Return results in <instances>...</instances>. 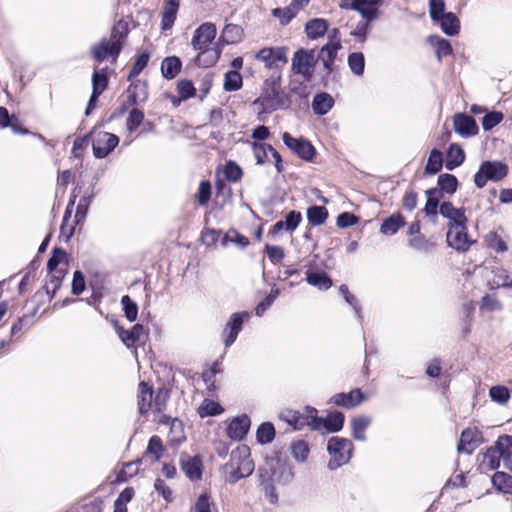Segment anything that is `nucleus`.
Listing matches in <instances>:
<instances>
[{
    "instance_id": "18",
    "label": "nucleus",
    "mask_w": 512,
    "mask_h": 512,
    "mask_svg": "<svg viewBox=\"0 0 512 512\" xmlns=\"http://www.w3.org/2000/svg\"><path fill=\"white\" fill-rule=\"evenodd\" d=\"M346 0H341V7H347ZM382 0H352L351 9L359 12L367 21H374L379 17V4Z\"/></svg>"
},
{
    "instance_id": "5",
    "label": "nucleus",
    "mask_w": 512,
    "mask_h": 512,
    "mask_svg": "<svg viewBox=\"0 0 512 512\" xmlns=\"http://www.w3.org/2000/svg\"><path fill=\"white\" fill-rule=\"evenodd\" d=\"M354 445L351 440L339 436H333L328 440L327 451L330 456L328 469L337 470L347 464L353 453Z\"/></svg>"
},
{
    "instance_id": "36",
    "label": "nucleus",
    "mask_w": 512,
    "mask_h": 512,
    "mask_svg": "<svg viewBox=\"0 0 512 512\" xmlns=\"http://www.w3.org/2000/svg\"><path fill=\"white\" fill-rule=\"evenodd\" d=\"M477 432L472 429H465L457 446V450L460 453L471 454L475 448Z\"/></svg>"
},
{
    "instance_id": "28",
    "label": "nucleus",
    "mask_w": 512,
    "mask_h": 512,
    "mask_svg": "<svg viewBox=\"0 0 512 512\" xmlns=\"http://www.w3.org/2000/svg\"><path fill=\"white\" fill-rule=\"evenodd\" d=\"M179 6L180 0H168L165 3L161 19L162 30H169L173 27Z\"/></svg>"
},
{
    "instance_id": "17",
    "label": "nucleus",
    "mask_w": 512,
    "mask_h": 512,
    "mask_svg": "<svg viewBox=\"0 0 512 512\" xmlns=\"http://www.w3.org/2000/svg\"><path fill=\"white\" fill-rule=\"evenodd\" d=\"M217 29L215 24L205 22L201 24L195 31L192 37L191 44L194 50L209 48L212 41L215 39Z\"/></svg>"
},
{
    "instance_id": "54",
    "label": "nucleus",
    "mask_w": 512,
    "mask_h": 512,
    "mask_svg": "<svg viewBox=\"0 0 512 512\" xmlns=\"http://www.w3.org/2000/svg\"><path fill=\"white\" fill-rule=\"evenodd\" d=\"M296 14V9L291 5L272 10V15L278 18L282 25H287L296 16Z\"/></svg>"
},
{
    "instance_id": "63",
    "label": "nucleus",
    "mask_w": 512,
    "mask_h": 512,
    "mask_svg": "<svg viewBox=\"0 0 512 512\" xmlns=\"http://www.w3.org/2000/svg\"><path fill=\"white\" fill-rule=\"evenodd\" d=\"M503 120V114L499 111H492L485 114L482 119L484 131H489Z\"/></svg>"
},
{
    "instance_id": "27",
    "label": "nucleus",
    "mask_w": 512,
    "mask_h": 512,
    "mask_svg": "<svg viewBox=\"0 0 512 512\" xmlns=\"http://www.w3.org/2000/svg\"><path fill=\"white\" fill-rule=\"evenodd\" d=\"M334 103L335 101L330 94L326 92H320L317 93L313 98L312 110L314 114L323 116L333 108Z\"/></svg>"
},
{
    "instance_id": "15",
    "label": "nucleus",
    "mask_w": 512,
    "mask_h": 512,
    "mask_svg": "<svg viewBox=\"0 0 512 512\" xmlns=\"http://www.w3.org/2000/svg\"><path fill=\"white\" fill-rule=\"evenodd\" d=\"M313 430L325 429L327 432L335 433L344 426L345 416L340 411L330 412L326 417L313 416Z\"/></svg>"
},
{
    "instance_id": "46",
    "label": "nucleus",
    "mask_w": 512,
    "mask_h": 512,
    "mask_svg": "<svg viewBox=\"0 0 512 512\" xmlns=\"http://www.w3.org/2000/svg\"><path fill=\"white\" fill-rule=\"evenodd\" d=\"M348 66L356 76H362L365 69V58L361 52H353L348 55Z\"/></svg>"
},
{
    "instance_id": "20",
    "label": "nucleus",
    "mask_w": 512,
    "mask_h": 512,
    "mask_svg": "<svg viewBox=\"0 0 512 512\" xmlns=\"http://www.w3.org/2000/svg\"><path fill=\"white\" fill-rule=\"evenodd\" d=\"M115 330L122 343L127 348H132L145 337V331L141 324H135L130 330H125L115 322Z\"/></svg>"
},
{
    "instance_id": "53",
    "label": "nucleus",
    "mask_w": 512,
    "mask_h": 512,
    "mask_svg": "<svg viewBox=\"0 0 512 512\" xmlns=\"http://www.w3.org/2000/svg\"><path fill=\"white\" fill-rule=\"evenodd\" d=\"M281 417L295 429H301L306 426L307 421L303 417L300 416L299 411L296 410H286L282 412Z\"/></svg>"
},
{
    "instance_id": "25",
    "label": "nucleus",
    "mask_w": 512,
    "mask_h": 512,
    "mask_svg": "<svg viewBox=\"0 0 512 512\" xmlns=\"http://www.w3.org/2000/svg\"><path fill=\"white\" fill-rule=\"evenodd\" d=\"M197 51L198 54L195 63L200 67H211L219 60L222 47L219 46V43H216L214 47L199 49Z\"/></svg>"
},
{
    "instance_id": "23",
    "label": "nucleus",
    "mask_w": 512,
    "mask_h": 512,
    "mask_svg": "<svg viewBox=\"0 0 512 512\" xmlns=\"http://www.w3.org/2000/svg\"><path fill=\"white\" fill-rule=\"evenodd\" d=\"M251 420L247 415L237 416L229 423L226 432L227 436L232 440L240 441L248 433Z\"/></svg>"
},
{
    "instance_id": "8",
    "label": "nucleus",
    "mask_w": 512,
    "mask_h": 512,
    "mask_svg": "<svg viewBox=\"0 0 512 512\" xmlns=\"http://www.w3.org/2000/svg\"><path fill=\"white\" fill-rule=\"evenodd\" d=\"M93 155L97 159L107 157L119 144V137L106 131L91 132Z\"/></svg>"
},
{
    "instance_id": "30",
    "label": "nucleus",
    "mask_w": 512,
    "mask_h": 512,
    "mask_svg": "<svg viewBox=\"0 0 512 512\" xmlns=\"http://www.w3.org/2000/svg\"><path fill=\"white\" fill-rule=\"evenodd\" d=\"M405 223L404 216L401 213H395L383 220L380 226V232L384 235L392 236L396 234Z\"/></svg>"
},
{
    "instance_id": "12",
    "label": "nucleus",
    "mask_w": 512,
    "mask_h": 512,
    "mask_svg": "<svg viewBox=\"0 0 512 512\" xmlns=\"http://www.w3.org/2000/svg\"><path fill=\"white\" fill-rule=\"evenodd\" d=\"M249 318L250 313L247 311L236 312L230 316L222 333L225 347H230L236 341L244 322Z\"/></svg>"
},
{
    "instance_id": "48",
    "label": "nucleus",
    "mask_w": 512,
    "mask_h": 512,
    "mask_svg": "<svg viewBox=\"0 0 512 512\" xmlns=\"http://www.w3.org/2000/svg\"><path fill=\"white\" fill-rule=\"evenodd\" d=\"M256 438L260 444L271 443L275 438V428L273 424L270 422L262 423L257 429Z\"/></svg>"
},
{
    "instance_id": "42",
    "label": "nucleus",
    "mask_w": 512,
    "mask_h": 512,
    "mask_svg": "<svg viewBox=\"0 0 512 512\" xmlns=\"http://www.w3.org/2000/svg\"><path fill=\"white\" fill-rule=\"evenodd\" d=\"M93 197L94 193L93 191H91L90 193H86L79 199L74 217L75 223H81L85 220Z\"/></svg>"
},
{
    "instance_id": "50",
    "label": "nucleus",
    "mask_w": 512,
    "mask_h": 512,
    "mask_svg": "<svg viewBox=\"0 0 512 512\" xmlns=\"http://www.w3.org/2000/svg\"><path fill=\"white\" fill-rule=\"evenodd\" d=\"M290 452L292 457L297 462H305L309 455V447L307 442H305L304 440H298L296 442H293L290 446Z\"/></svg>"
},
{
    "instance_id": "10",
    "label": "nucleus",
    "mask_w": 512,
    "mask_h": 512,
    "mask_svg": "<svg viewBox=\"0 0 512 512\" xmlns=\"http://www.w3.org/2000/svg\"><path fill=\"white\" fill-rule=\"evenodd\" d=\"M446 242L449 247L458 252H466L474 243L468 235L467 224L448 226Z\"/></svg>"
},
{
    "instance_id": "31",
    "label": "nucleus",
    "mask_w": 512,
    "mask_h": 512,
    "mask_svg": "<svg viewBox=\"0 0 512 512\" xmlns=\"http://www.w3.org/2000/svg\"><path fill=\"white\" fill-rule=\"evenodd\" d=\"M153 407V391L145 382L139 384L138 409L140 414H146Z\"/></svg>"
},
{
    "instance_id": "61",
    "label": "nucleus",
    "mask_w": 512,
    "mask_h": 512,
    "mask_svg": "<svg viewBox=\"0 0 512 512\" xmlns=\"http://www.w3.org/2000/svg\"><path fill=\"white\" fill-rule=\"evenodd\" d=\"M512 276L506 269L497 268L493 270L492 283L497 287H510Z\"/></svg>"
},
{
    "instance_id": "16",
    "label": "nucleus",
    "mask_w": 512,
    "mask_h": 512,
    "mask_svg": "<svg viewBox=\"0 0 512 512\" xmlns=\"http://www.w3.org/2000/svg\"><path fill=\"white\" fill-rule=\"evenodd\" d=\"M181 471L190 481H198L202 477V460L198 455L191 456L182 452L179 457Z\"/></svg>"
},
{
    "instance_id": "39",
    "label": "nucleus",
    "mask_w": 512,
    "mask_h": 512,
    "mask_svg": "<svg viewBox=\"0 0 512 512\" xmlns=\"http://www.w3.org/2000/svg\"><path fill=\"white\" fill-rule=\"evenodd\" d=\"M223 411V407L218 402L206 398L198 408V415L205 418L220 415Z\"/></svg>"
},
{
    "instance_id": "64",
    "label": "nucleus",
    "mask_w": 512,
    "mask_h": 512,
    "mask_svg": "<svg viewBox=\"0 0 512 512\" xmlns=\"http://www.w3.org/2000/svg\"><path fill=\"white\" fill-rule=\"evenodd\" d=\"M212 502L208 494H201L190 507L189 512H211Z\"/></svg>"
},
{
    "instance_id": "60",
    "label": "nucleus",
    "mask_w": 512,
    "mask_h": 512,
    "mask_svg": "<svg viewBox=\"0 0 512 512\" xmlns=\"http://www.w3.org/2000/svg\"><path fill=\"white\" fill-rule=\"evenodd\" d=\"M409 246L417 251L427 252L433 248V243L429 242L423 234H418L409 238Z\"/></svg>"
},
{
    "instance_id": "45",
    "label": "nucleus",
    "mask_w": 512,
    "mask_h": 512,
    "mask_svg": "<svg viewBox=\"0 0 512 512\" xmlns=\"http://www.w3.org/2000/svg\"><path fill=\"white\" fill-rule=\"evenodd\" d=\"M442 166V153L437 149H433L428 157L427 164L425 166V172L430 175L436 174L442 169Z\"/></svg>"
},
{
    "instance_id": "9",
    "label": "nucleus",
    "mask_w": 512,
    "mask_h": 512,
    "mask_svg": "<svg viewBox=\"0 0 512 512\" xmlns=\"http://www.w3.org/2000/svg\"><path fill=\"white\" fill-rule=\"evenodd\" d=\"M254 57L263 62L266 68L274 71H280L279 67L288 62L286 47H265L259 50Z\"/></svg>"
},
{
    "instance_id": "49",
    "label": "nucleus",
    "mask_w": 512,
    "mask_h": 512,
    "mask_svg": "<svg viewBox=\"0 0 512 512\" xmlns=\"http://www.w3.org/2000/svg\"><path fill=\"white\" fill-rule=\"evenodd\" d=\"M242 76L235 70H230L225 73L224 77V90L228 92L237 91L242 87Z\"/></svg>"
},
{
    "instance_id": "19",
    "label": "nucleus",
    "mask_w": 512,
    "mask_h": 512,
    "mask_svg": "<svg viewBox=\"0 0 512 512\" xmlns=\"http://www.w3.org/2000/svg\"><path fill=\"white\" fill-rule=\"evenodd\" d=\"M454 130L460 136L468 138L478 133V126L474 118L465 113H458L453 118Z\"/></svg>"
},
{
    "instance_id": "52",
    "label": "nucleus",
    "mask_w": 512,
    "mask_h": 512,
    "mask_svg": "<svg viewBox=\"0 0 512 512\" xmlns=\"http://www.w3.org/2000/svg\"><path fill=\"white\" fill-rule=\"evenodd\" d=\"M149 59L150 54L146 51L142 52L137 56L136 61L133 64V67L128 75L129 81H131L133 78L138 76L143 71V69L148 65Z\"/></svg>"
},
{
    "instance_id": "22",
    "label": "nucleus",
    "mask_w": 512,
    "mask_h": 512,
    "mask_svg": "<svg viewBox=\"0 0 512 512\" xmlns=\"http://www.w3.org/2000/svg\"><path fill=\"white\" fill-rule=\"evenodd\" d=\"M364 399V395L360 389H354L348 393H337L334 394L330 399L329 403L346 409L354 408L358 406Z\"/></svg>"
},
{
    "instance_id": "41",
    "label": "nucleus",
    "mask_w": 512,
    "mask_h": 512,
    "mask_svg": "<svg viewBox=\"0 0 512 512\" xmlns=\"http://www.w3.org/2000/svg\"><path fill=\"white\" fill-rule=\"evenodd\" d=\"M438 192L436 188H431L426 191L427 201L423 211L428 217L435 218L437 216L439 206Z\"/></svg>"
},
{
    "instance_id": "1",
    "label": "nucleus",
    "mask_w": 512,
    "mask_h": 512,
    "mask_svg": "<svg viewBox=\"0 0 512 512\" xmlns=\"http://www.w3.org/2000/svg\"><path fill=\"white\" fill-rule=\"evenodd\" d=\"M259 485L271 504L278 501L275 484H288L294 478L292 465L287 456L274 453L265 458L264 464L257 470Z\"/></svg>"
},
{
    "instance_id": "37",
    "label": "nucleus",
    "mask_w": 512,
    "mask_h": 512,
    "mask_svg": "<svg viewBox=\"0 0 512 512\" xmlns=\"http://www.w3.org/2000/svg\"><path fill=\"white\" fill-rule=\"evenodd\" d=\"M465 160V154L462 148L456 144L450 145L447 152V160L445 167L448 170H453L460 166Z\"/></svg>"
},
{
    "instance_id": "14",
    "label": "nucleus",
    "mask_w": 512,
    "mask_h": 512,
    "mask_svg": "<svg viewBox=\"0 0 512 512\" xmlns=\"http://www.w3.org/2000/svg\"><path fill=\"white\" fill-rule=\"evenodd\" d=\"M503 461V466L512 471V460H509L508 457L504 454V450L499 446V439L496 441L495 445L488 448L484 453L482 460V467L487 468L488 470H496L500 466V461Z\"/></svg>"
},
{
    "instance_id": "47",
    "label": "nucleus",
    "mask_w": 512,
    "mask_h": 512,
    "mask_svg": "<svg viewBox=\"0 0 512 512\" xmlns=\"http://www.w3.org/2000/svg\"><path fill=\"white\" fill-rule=\"evenodd\" d=\"M108 85L107 69L95 70L92 75V92L102 94Z\"/></svg>"
},
{
    "instance_id": "29",
    "label": "nucleus",
    "mask_w": 512,
    "mask_h": 512,
    "mask_svg": "<svg viewBox=\"0 0 512 512\" xmlns=\"http://www.w3.org/2000/svg\"><path fill=\"white\" fill-rule=\"evenodd\" d=\"M329 23L323 18H314L305 25V32L309 39L315 40L323 37L328 31Z\"/></svg>"
},
{
    "instance_id": "32",
    "label": "nucleus",
    "mask_w": 512,
    "mask_h": 512,
    "mask_svg": "<svg viewBox=\"0 0 512 512\" xmlns=\"http://www.w3.org/2000/svg\"><path fill=\"white\" fill-rule=\"evenodd\" d=\"M436 22L440 24L443 33L448 36H454L459 33L460 21L452 12L442 15V17H440Z\"/></svg>"
},
{
    "instance_id": "44",
    "label": "nucleus",
    "mask_w": 512,
    "mask_h": 512,
    "mask_svg": "<svg viewBox=\"0 0 512 512\" xmlns=\"http://www.w3.org/2000/svg\"><path fill=\"white\" fill-rule=\"evenodd\" d=\"M493 486L504 493L512 492V476L505 472H496L492 476Z\"/></svg>"
},
{
    "instance_id": "35",
    "label": "nucleus",
    "mask_w": 512,
    "mask_h": 512,
    "mask_svg": "<svg viewBox=\"0 0 512 512\" xmlns=\"http://www.w3.org/2000/svg\"><path fill=\"white\" fill-rule=\"evenodd\" d=\"M428 42L435 48V53L440 61L442 57H446L452 53L450 42L438 35H431L428 37Z\"/></svg>"
},
{
    "instance_id": "4",
    "label": "nucleus",
    "mask_w": 512,
    "mask_h": 512,
    "mask_svg": "<svg viewBox=\"0 0 512 512\" xmlns=\"http://www.w3.org/2000/svg\"><path fill=\"white\" fill-rule=\"evenodd\" d=\"M126 37L127 32L124 30V27L120 23L115 25L109 37H103L98 43L91 46V56L98 63L103 62L109 57L112 61H116L123 48Z\"/></svg>"
},
{
    "instance_id": "38",
    "label": "nucleus",
    "mask_w": 512,
    "mask_h": 512,
    "mask_svg": "<svg viewBox=\"0 0 512 512\" xmlns=\"http://www.w3.org/2000/svg\"><path fill=\"white\" fill-rule=\"evenodd\" d=\"M306 281L320 290H328L332 286V280L326 273L307 272Z\"/></svg>"
},
{
    "instance_id": "21",
    "label": "nucleus",
    "mask_w": 512,
    "mask_h": 512,
    "mask_svg": "<svg viewBox=\"0 0 512 512\" xmlns=\"http://www.w3.org/2000/svg\"><path fill=\"white\" fill-rule=\"evenodd\" d=\"M465 212V208H455L449 201L443 202L439 207V213L449 220L448 226L467 224L468 219Z\"/></svg>"
},
{
    "instance_id": "13",
    "label": "nucleus",
    "mask_w": 512,
    "mask_h": 512,
    "mask_svg": "<svg viewBox=\"0 0 512 512\" xmlns=\"http://www.w3.org/2000/svg\"><path fill=\"white\" fill-rule=\"evenodd\" d=\"M341 48H342L341 44L334 42V43H326L319 50V52L317 54L316 61H320L325 70V73L322 76L323 81L326 82L327 79L329 78V76L334 72V70H335L334 62L337 57L338 51Z\"/></svg>"
},
{
    "instance_id": "2",
    "label": "nucleus",
    "mask_w": 512,
    "mask_h": 512,
    "mask_svg": "<svg viewBox=\"0 0 512 512\" xmlns=\"http://www.w3.org/2000/svg\"><path fill=\"white\" fill-rule=\"evenodd\" d=\"M253 105L259 107L262 113H271L276 110L287 109L291 105L290 96L282 90V73L273 71L262 86L260 96L254 100Z\"/></svg>"
},
{
    "instance_id": "7",
    "label": "nucleus",
    "mask_w": 512,
    "mask_h": 512,
    "mask_svg": "<svg viewBox=\"0 0 512 512\" xmlns=\"http://www.w3.org/2000/svg\"><path fill=\"white\" fill-rule=\"evenodd\" d=\"M315 63V50L300 48L293 54L291 70L294 74L301 75L306 82H311Z\"/></svg>"
},
{
    "instance_id": "26",
    "label": "nucleus",
    "mask_w": 512,
    "mask_h": 512,
    "mask_svg": "<svg viewBox=\"0 0 512 512\" xmlns=\"http://www.w3.org/2000/svg\"><path fill=\"white\" fill-rule=\"evenodd\" d=\"M372 423V418L368 415H357L351 419V434L357 441H366V429Z\"/></svg>"
},
{
    "instance_id": "6",
    "label": "nucleus",
    "mask_w": 512,
    "mask_h": 512,
    "mask_svg": "<svg viewBox=\"0 0 512 512\" xmlns=\"http://www.w3.org/2000/svg\"><path fill=\"white\" fill-rule=\"evenodd\" d=\"M508 174V166L500 161H484L474 175V184L477 188L485 187L488 181L498 182Z\"/></svg>"
},
{
    "instance_id": "62",
    "label": "nucleus",
    "mask_w": 512,
    "mask_h": 512,
    "mask_svg": "<svg viewBox=\"0 0 512 512\" xmlns=\"http://www.w3.org/2000/svg\"><path fill=\"white\" fill-rule=\"evenodd\" d=\"M273 147L269 144L264 143H254L253 144V152L254 157L256 159V163L259 165H262L266 162L268 153L270 152L272 154Z\"/></svg>"
},
{
    "instance_id": "24",
    "label": "nucleus",
    "mask_w": 512,
    "mask_h": 512,
    "mask_svg": "<svg viewBox=\"0 0 512 512\" xmlns=\"http://www.w3.org/2000/svg\"><path fill=\"white\" fill-rule=\"evenodd\" d=\"M244 30L237 24H227L224 26L222 33L218 39L219 46L237 44L242 41Z\"/></svg>"
},
{
    "instance_id": "57",
    "label": "nucleus",
    "mask_w": 512,
    "mask_h": 512,
    "mask_svg": "<svg viewBox=\"0 0 512 512\" xmlns=\"http://www.w3.org/2000/svg\"><path fill=\"white\" fill-rule=\"evenodd\" d=\"M489 395L491 399L498 404H505L510 397L509 389L502 385H496L490 388Z\"/></svg>"
},
{
    "instance_id": "55",
    "label": "nucleus",
    "mask_w": 512,
    "mask_h": 512,
    "mask_svg": "<svg viewBox=\"0 0 512 512\" xmlns=\"http://www.w3.org/2000/svg\"><path fill=\"white\" fill-rule=\"evenodd\" d=\"M121 304L123 306L125 317L130 322L135 321L137 319V315H138L137 304L128 295H124L121 298Z\"/></svg>"
},
{
    "instance_id": "51",
    "label": "nucleus",
    "mask_w": 512,
    "mask_h": 512,
    "mask_svg": "<svg viewBox=\"0 0 512 512\" xmlns=\"http://www.w3.org/2000/svg\"><path fill=\"white\" fill-rule=\"evenodd\" d=\"M141 460L127 462L123 465L122 469L118 472L116 481L119 483L126 482L128 479L138 473V467Z\"/></svg>"
},
{
    "instance_id": "59",
    "label": "nucleus",
    "mask_w": 512,
    "mask_h": 512,
    "mask_svg": "<svg viewBox=\"0 0 512 512\" xmlns=\"http://www.w3.org/2000/svg\"><path fill=\"white\" fill-rule=\"evenodd\" d=\"M144 120V113L137 109L133 108L128 115V118L126 120V128L129 132H134L143 122Z\"/></svg>"
},
{
    "instance_id": "56",
    "label": "nucleus",
    "mask_w": 512,
    "mask_h": 512,
    "mask_svg": "<svg viewBox=\"0 0 512 512\" xmlns=\"http://www.w3.org/2000/svg\"><path fill=\"white\" fill-rule=\"evenodd\" d=\"M163 451L164 446L161 438L156 435L152 436L148 442L146 453L153 455L155 461H159L162 457Z\"/></svg>"
},
{
    "instance_id": "43",
    "label": "nucleus",
    "mask_w": 512,
    "mask_h": 512,
    "mask_svg": "<svg viewBox=\"0 0 512 512\" xmlns=\"http://www.w3.org/2000/svg\"><path fill=\"white\" fill-rule=\"evenodd\" d=\"M437 184L441 192L452 195L457 190L458 180L454 175L444 173L438 176Z\"/></svg>"
},
{
    "instance_id": "40",
    "label": "nucleus",
    "mask_w": 512,
    "mask_h": 512,
    "mask_svg": "<svg viewBox=\"0 0 512 512\" xmlns=\"http://www.w3.org/2000/svg\"><path fill=\"white\" fill-rule=\"evenodd\" d=\"M328 218V211L324 206H311L307 209V219L313 226L322 225Z\"/></svg>"
},
{
    "instance_id": "3",
    "label": "nucleus",
    "mask_w": 512,
    "mask_h": 512,
    "mask_svg": "<svg viewBox=\"0 0 512 512\" xmlns=\"http://www.w3.org/2000/svg\"><path fill=\"white\" fill-rule=\"evenodd\" d=\"M254 470L255 464L250 448L247 445H239L232 450L229 461L224 465L225 481L231 485L236 484L252 475Z\"/></svg>"
},
{
    "instance_id": "58",
    "label": "nucleus",
    "mask_w": 512,
    "mask_h": 512,
    "mask_svg": "<svg viewBox=\"0 0 512 512\" xmlns=\"http://www.w3.org/2000/svg\"><path fill=\"white\" fill-rule=\"evenodd\" d=\"M67 260V253L61 248H54L52 255L47 262L48 271L59 269L58 266Z\"/></svg>"
},
{
    "instance_id": "34",
    "label": "nucleus",
    "mask_w": 512,
    "mask_h": 512,
    "mask_svg": "<svg viewBox=\"0 0 512 512\" xmlns=\"http://www.w3.org/2000/svg\"><path fill=\"white\" fill-rule=\"evenodd\" d=\"M182 62L177 56L166 57L161 64V72L164 78L174 79L180 72Z\"/></svg>"
},
{
    "instance_id": "33",
    "label": "nucleus",
    "mask_w": 512,
    "mask_h": 512,
    "mask_svg": "<svg viewBox=\"0 0 512 512\" xmlns=\"http://www.w3.org/2000/svg\"><path fill=\"white\" fill-rule=\"evenodd\" d=\"M128 102L130 105H135L144 102L147 99V85L145 82L136 81L131 83L127 89Z\"/></svg>"
},
{
    "instance_id": "11",
    "label": "nucleus",
    "mask_w": 512,
    "mask_h": 512,
    "mask_svg": "<svg viewBox=\"0 0 512 512\" xmlns=\"http://www.w3.org/2000/svg\"><path fill=\"white\" fill-rule=\"evenodd\" d=\"M283 143L289 148L294 154L303 159L304 161L310 162L313 160L316 150L314 146L305 138H294L288 132H284L282 135Z\"/></svg>"
}]
</instances>
